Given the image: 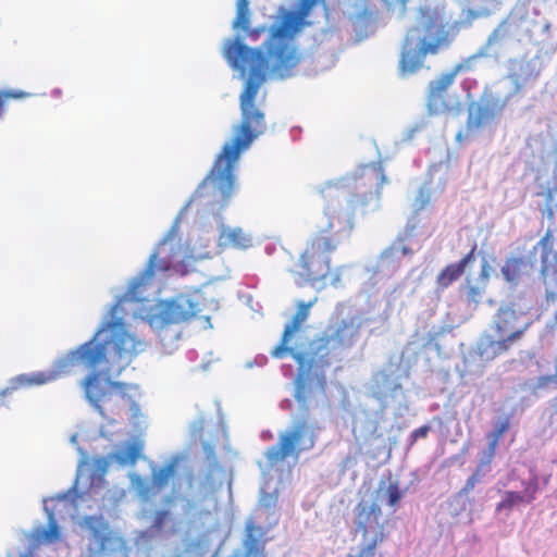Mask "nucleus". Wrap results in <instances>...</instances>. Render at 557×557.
Wrapping results in <instances>:
<instances>
[{
	"label": "nucleus",
	"instance_id": "2f4dec72",
	"mask_svg": "<svg viewBox=\"0 0 557 557\" xmlns=\"http://www.w3.org/2000/svg\"><path fill=\"white\" fill-rule=\"evenodd\" d=\"M430 431H431V426L430 425H422V426L416 429L410 434V437H409L410 445H413L420 438H425Z\"/></svg>",
	"mask_w": 557,
	"mask_h": 557
},
{
	"label": "nucleus",
	"instance_id": "a19ab883",
	"mask_svg": "<svg viewBox=\"0 0 557 557\" xmlns=\"http://www.w3.org/2000/svg\"><path fill=\"white\" fill-rule=\"evenodd\" d=\"M239 103H240V108L244 110V91H242L239 95Z\"/></svg>",
	"mask_w": 557,
	"mask_h": 557
},
{
	"label": "nucleus",
	"instance_id": "f3484780",
	"mask_svg": "<svg viewBox=\"0 0 557 557\" xmlns=\"http://www.w3.org/2000/svg\"><path fill=\"white\" fill-rule=\"evenodd\" d=\"M82 525L90 533L98 553H104L117 542L109 523L101 516H87L83 519Z\"/></svg>",
	"mask_w": 557,
	"mask_h": 557
},
{
	"label": "nucleus",
	"instance_id": "58836bf2",
	"mask_svg": "<svg viewBox=\"0 0 557 557\" xmlns=\"http://www.w3.org/2000/svg\"><path fill=\"white\" fill-rule=\"evenodd\" d=\"M552 381V377L550 376H541L539 379V383H537V386L539 387H543L545 386L547 383H549Z\"/></svg>",
	"mask_w": 557,
	"mask_h": 557
},
{
	"label": "nucleus",
	"instance_id": "423d86ee",
	"mask_svg": "<svg viewBox=\"0 0 557 557\" xmlns=\"http://www.w3.org/2000/svg\"><path fill=\"white\" fill-rule=\"evenodd\" d=\"M96 370L97 368L84 380L87 400L102 417H107L108 413L120 414L123 410L131 411L136 417L139 412L135 399L138 387L122 382H102Z\"/></svg>",
	"mask_w": 557,
	"mask_h": 557
},
{
	"label": "nucleus",
	"instance_id": "0eeeda50",
	"mask_svg": "<svg viewBox=\"0 0 557 557\" xmlns=\"http://www.w3.org/2000/svg\"><path fill=\"white\" fill-rule=\"evenodd\" d=\"M330 222L326 228L312 234L298 261L296 273L308 283L325 280L330 274V255L337 248L338 240Z\"/></svg>",
	"mask_w": 557,
	"mask_h": 557
},
{
	"label": "nucleus",
	"instance_id": "6ab92c4d",
	"mask_svg": "<svg viewBox=\"0 0 557 557\" xmlns=\"http://www.w3.org/2000/svg\"><path fill=\"white\" fill-rule=\"evenodd\" d=\"M513 343L505 337H497L491 334H484L476 344V355L484 361H492L507 352Z\"/></svg>",
	"mask_w": 557,
	"mask_h": 557
},
{
	"label": "nucleus",
	"instance_id": "c03bdc74",
	"mask_svg": "<svg viewBox=\"0 0 557 557\" xmlns=\"http://www.w3.org/2000/svg\"><path fill=\"white\" fill-rule=\"evenodd\" d=\"M555 322L557 323V313H556V315H555Z\"/></svg>",
	"mask_w": 557,
	"mask_h": 557
},
{
	"label": "nucleus",
	"instance_id": "bb28decb",
	"mask_svg": "<svg viewBox=\"0 0 557 557\" xmlns=\"http://www.w3.org/2000/svg\"><path fill=\"white\" fill-rule=\"evenodd\" d=\"M523 265L524 261L521 258H511L507 260L502 268V273L506 281L515 282L519 277Z\"/></svg>",
	"mask_w": 557,
	"mask_h": 557
},
{
	"label": "nucleus",
	"instance_id": "6e6552de",
	"mask_svg": "<svg viewBox=\"0 0 557 557\" xmlns=\"http://www.w3.org/2000/svg\"><path fill=\"white\" fill-rule=\"evenodd\" d=\"M321 193L326 200L325 214L330 219L343 218L348 223H352L357 214H364L369 203L379 198L376 189L348 194L344 187L337 185H329Z\"/></svg>",
	"mask_w": 557,
	"mask_h": 557
},
{
	"label": "nucleus",
	"instance_id": "aec40b11",
	"mask_svg": "<svg viewBox=\"0 0 557 557\" xmlns=\"http://www.w3.org/2000/svg\"><path fill=\"white\" fill-rule=\"evenodd\" d=\"M478 246L474 244L471 248V250L465 255L459 262L457 263H450L446 265L437 275L436 277V284L438 288L445 289L449 285H451L455 281H457L463 273L466 268L474 262L475 260V252H476Z\"/></svg>",
	"mask_w": 557,
	"mask_h": 557
},
{
	"label": "nucleus",
	"instance_id": "dca6fc26",
	"mask_svg": "<svg viewBox=\"0 0 557 557\" xmlns=\"http://www.w3.org/2000/svg\"><path fill=\"white\" fill-rule=\"evenodd\" d=\"M463 70L462 64H457L449 72L443 73L429 84L428 106L432 112H445L449 110V103L446 100L448 88L455 82L459 72Z\"/></svg>",
	"mask_w": 557,
	"mask_h": 557
},
{
	"label": "nucleus",
	"instance_id": "c9c22d12",
	"mask_svg": "<svg viewBox=\"0 0 557 557\" xmlns=\"http://www.w3.org/2000/svg\"><path fill=\"white\" fill-rule=\"evenodd\" d=\"M11 97L13 96L10 94L0 95V116L2 115L4 107Z\"/></svg>",
	"mask_w": 557,
	"mask_h": 557
},
{
	"label": "nucleus",
	"instance_id": "473e14b6",
	"mask_svg": "<svg viewBox=\"0 0 557 557\" xmlns=\"http://www.w3.org/2000/svg\"><path fill=\"white\" fill-rule=\"evenodd\" d=\"M168 517H169L168 510L157 511L154 515V518H153L152 528L158 531L161 530L163 528Z\"/></svg>",
	"mask_w": 557,
	"mask_h": 557
},
{
	"label": "nucleus",
	"instance_id": "c85d7f7f",
	"mask_svg": "<svg viewBox=\"0 0 557 557\" xmlns=\"http://www.w3.org/2000/svg\"><path fill=\"white\" fill-rule=\"evenodd\" d=\"M385 496L389 507H396L403 498V492L397 482H391L386 486Z\"/></svg>",
	"mask_w": 557,
	"mask_h": 557
},
{
	"label": "nucleus",
	"instance_id": "b1692460",
	"mask_svg": "<svg viewBox=\"0 0 557 557\" xmlns=\"http://www.w3.org/2000/svg\"><path fill=\"white\" fill-rule=\"evenodd\" d=\"M494 116L492 109L488 106H481L475 112H470L466 129L468 133H474L483 127Z\"/></svg>",
	"mask_w": 557,
	"mask_h": 557
},
{
	"label": "nucleus",
	"instance_id": "4be33fe9",
	"mask_svg": "<svg viewBox=\"0 0 557 557\" xmlns=\"http://www.w3.org/2000/svg\"><path fill=\"white\" fill-rule=\"evenodd\" d=\"M223 55L228 64L238 72V76L244 77V40L239 35L225 42Z\"/></svg>",
	"mask_w": 557,
	"mask_h": 557
},
{
	"label": "nucleus",
	"instance_id": "9b49d317",
	"mask_svg": "<svg viewBox=\"0 0 557 557\" xmlns=\"http://www.w3.org/2000/svg\"><path fill=\"white\" fill-rule=\"evenodd\" d=\"M181 246L172 243L169 238H164L150 256L145 270L133 280L126 297L131 300L141 299V290L151 282L157 272H165L172 269L178 259Z\"/></svg>",
	"mask_w": 557,
	"mask_h": 557
},
{
	"label": "nucleus",
	"instance_id": "5701e85b",
	"mask_svg": "<svg viewBox=\"0 0 557 557\" xmlns=\"http://www.w3.org/2000/svg\"><path fill=\"white\" fill-rule=\"evenodd\" d=\"M60 539V529L52 512L48 517V527L36 529L34 542L36 544L53 543Z\"/></svg>",
	"mask_w": 557,
	"mask_h": 557
},
{
	"label": "nucleus",
	"instance_id": "79ce46f5",
	"mask_svg": "<svg viewBox=\"0 0 557 557\" xmlns=\"http://www.w3.org/2000/svg\"><path fill=\"white\" fill-rule=\"evenodd\" d=\"M117 307H119V306H117V305H115V306L112 308V310H111V315H112V317H114V315H115V312H116V310H117Z\"/></svg>",
	"mask_w": 557,
	"mask_h": 557
},
{
	"label": "nucleus",
	"instance_id": "7c9ffc66",
	"mask_svg": "<svg viewBox=\"0 0 557 557\" xmlns=\"http://www.w3.org/2000/svg\"><path fill=\"white\" fill-rule=\"evenodd\" d=\"M236 17L233 22L234 28L244 27V0H236Z\"/></svg>",
	"mask_w": 557,
	"mask_h": 557
},
{
	"label": "nucleus",
	"instance_id": "c756f323",
	"mask_svg": "<svg viewBox=\"0 0 557 557\" xmlns=\"http://www.w3.org/2000/svg\"><path fill=\"white\" fill-rule=\"evenodd\" d=\"M203 451L206 455V460L209 467V475H213V473L220 469V466L216 460L214 446L210 443H203Z\"/></svg>",
	"mask_w": 557,
	"mask_h": 557
},
{
	"label": "nucleus",
	"instance_id": "72a5a7b5",
	"mask_svg": "<svg viewBox=\"0 0 557 557\" xmlns=\"http://www.w3.org/2000/svg\"><path fill=\"white\" fill-rule=\"evenodd\" d=\"M506 22L504 21L497 28H495L488 38V42H498L507 36L505 29Z\"/></svg>",
	"mask_w": 557,
	"mask_h": 557
},
{
	"label": "nucleus",
	"instance_id": "f704fd0d",
	"mask_svg": "<svg viewBox=\"0 0 557 557\" xmlns=\"http://www.w3.org/2000/svg\"><path fill=\"white\" fill-rule=\"evenodd\" d=\"M478 482H480V471L479 470H476L472 475H470L468 478L465 486L462 487V492L466 494L471 492Z\"/></svg>",
	"mask_w": 557,
	"mask_h": 557
},
{
	"label": "nucleus",
	"instance_id": "7ed1b4c3",
	"mask_svg": "<svg viewBox=\"0 0 557 557\" xmlns=\"http://www.w3.org/2000/svg\"><path fill=\"white\" fill-rule=\"evenodd\" d=\"M360 325L355 319H346L330 326L325 333L314 337L308 343L304 351L294 354L298 364L295 381V398L306 406L319 389L325 394V369L331 366L332 352L337 349H348L359 337Z\"/></svg>",
	"mask_w": 557,
	"mask_h": 557
},
{
	"label": "nucleus",
	"instance_id": "1a4fd4ad",
	"mask_svg": "<svg viewBox=\"0 0 557 557\" xmlns=\"http://www.w3.org/2000/svg\"><path fill=\"white\" fill-rule=\"evenodd\" d=\"M315 435L309 430L305 421L298 422L292 430L278 436V443L270 446L265 451L267 462L270 469L277 470L278 466L287 458L298 459L304 450L314 447Z\"/></svg>",
	"mask_w": 557,
	"mask_h": 557
},
{
	"label": "nucleus",
	"instance_id": "e433bc0d",
	"mask_svg": "<svg viewBox=\"0 0 557 557\" xmlns=\"http://www.w3.org/2000/svg\"><path fill=\"white\" fill-rule=\"evenodd\" d=\"M544 249H546L552 244V236L549 233H546L539 243Z\"/></svg>",
	"mask_w": 557,
	"mask_h": 557
},
{
	"label": "nucleus",
	"instance_id": "cd10ccee",
	"mask_svg": "<svg viewBox=\"0 0 557 557\" xmlns=\"http://www.w3.org/2000/svg\"><path fill=\"white\" fill-rule=\"evenodd\" d=\"M175 463L171 462L168 466L159 469L152 475V485L153 487L161 490L165 487L169 483L170 478L174 474Z\"/></svg>",
	"mask_w": 557,
	"mask_h": 557
},
{
	"label": "nucleus",
	"instance_id": "a878e982",
	"mask_svg": "<svg viewBox=\"0 0 557 557\" xmlns=\"http://www.w3.org/2000/svg\"><path fill=\"white\" fill-rule=\"evenodd\" d=\"M510 421L509 418H505L500 422H498L492 432L487 435L488 437V457L492 459L496 453V448L498 446L500 437L509 430Z\"/></svg>",
	"mask_w": 557,
	"mask_h": 557
},
{
	"label": "nucleus",
	"instance_id": "393cba45",
	"mask_svg": "<svg viewBox=\"0 0 557 557\" xmlns=\"http://www.w3.org/2000/svg\"><path fill=\"white\" fill-rule=\"evenodd\" d=\"M143 453V444L138 441L125 444L114 458L121 465H134Z\"/></svg>",
	"mask_w": 557,
	"mask_h": 557
},
{
	"label": "nucleus",
	"instance_id": "f03ea898",
	"mask_svg": "<svg viewBox=\"0 0 557 557\" xmlns=\"http://www.w3.org/2000/svg\"><path fill=\"white\" fill-rule=\"evenodd\" d=\"M144 347V342L126 331L122 319H113L103 324L90 341L58 358L50 370L22 373L12 377L9 385L0 389V408L7 406L8 397L14 392L51 383L79 366L88 370H95L102 364L109 369L114 366L123 369Z\"/></svg>",
	"mask_w": 557,
	"mask_h": 557
},
{
	"label": "nucleus",
	"instance_id": "4468645a",
	"mask_svg": "<svg viewBox=\"0 0 557 557\" xmlns=\"http://www.w3.org/2000/svg\"><path fill=\"white\" fill-rule=\"evenodd\" d=\"M523 313L512 307H500L496 313L493 329L497 337H505L511 343L520 341L530 326V322H523Z\"/></svg>",
	"mask_w": 557,
	"mask_h": 557
},
{
	"label": "nucleus",
	"instance_id": "37998d69",
	"mask_svg": "<svg viewBox=\"0 0 557 557\" xmlns=\"http://www.w3.org/2000/svg\"><path fill=\"white\" fill-rule=\"evenodd\" d=\"M403 252H404V253H410V252H411V250H410V248L404 247V248H403Z\"/></svg>",
	"mask_w": 557,
	"mask_h": 557
},
{
	"label": "nucleus",
	"instance_id": "a211bd4d",
	"mask_svg": "<svg viewBox=\"0 0 557 557\" xmlns=\"http://www.w3.org/2000/svg\"><path fill=\"white\" fill-rule=\"evenodd\" d=\"M523 486L522 494L506 491L503 499L496 506V511H510L517 505L532 503L540 488L539 478L533 475L528 482L523 483Z\"/></svg>",
	"mask_w": 557,
	"mask_h": 557
},
{
	"label": "nucleus",
	"instance_id": "f8f14e48",
	"mask_svg": "<svg viewBox=\"0 0 557 557\" xmlns=\"http://www.w3.org/2000/svg\"><path fill=\"white\" fill-rule=\"evenodd\" d=\"M244 148V123L237 126V135L232 144L223 147L222 152L207 180L223 195L228 196L235 181L234 169Z\"/></svg>",
	"mask_w": 557,
	"mask_h": 557
},
{
	"label": "nucleus",
	"instance_id": "20e7f679",
	"mask_svg": "<svg viewBox=\"0 0 557 557\" xmlns=\"http://www.w3.org/2000/svg\"><path fill=\"white\" fill-rule=\"evenodd\" d=\"M420 26L409 28L403 41L398 71L406 77L424 66L428 54H437L448 47L459 34L462 22L449 23L443 8H423L420 10Z\"/></svg>",
	"mask_w": 557,
	"mask_h": 557
},
{
	"label": "nucleus",
	"instance_id": "f257e3e1",
	"mask_svg": "<svg viewBox=\"0 0 557 557\" xmlns=\"http://www.w3.org/2000/svg\"><path fill=\"white\" fill-rule=\"evenodd\" d=\"M320 0H300V13L286 12L280 24L274 26L265 51L251 49L246 46V149L267 129L263 112L253 107V100L259 87L268 75L286 78L293 75L301 54L293 40L304 25L305 16Z\"/></svg>",
	"mask_w": 557,
	"mask_h": 557
},
{
	"label": "nucleus",
	"instance_id": "ea45409f",
	"mask_svg": "<svg viewBox=\"0 0 557 557\" xmlns=\"http://www.w3.org/2000/svg\"><path fill=\"white\" fill-rule=\"evenodd\" d=\"M373 556L374 555H370L369 552H366V549L361 547L357 556H350V557H373Z\"/></svg>",
	"mask_w": 557,
	"mask_h": 557
},
{
	"label": "nucleus",
	"instance_id": "ddd939ff",
	"mask_svg": "<svg viewBox=\"0 0 557 557\" xmlns=\"http://www.w3.org/2000/svg\"><path fill=\"white\" fill-rule=\"evenodd\" d=\"M356 527L367 542L361 547L375 555L376 546L387 537L380 506L376 503L370 506L359 503L356 507Z\"/></svg>",
	"mask_w": 557,
	"mask_h": 557
},
{
	"label": "nucleus",
	"instance_id": "39448f33",
	"mask_svg": "<svg viewBox=\"0 0 557 557\" xmlns=\"http://www.w3.org/2000/svg\"><path fill=\"white\" fill-rule=\"evenodd\" d=\"M282 481L274 482L269 472L263 474L258 505L246 522V557H267L264 545L270 540L268 533L280 520L278 495Z\"/></svg>",
	"mask_w": 557,
	"mask_h": 557
},
{
	"label": "nucleus",
	"instance_id": "9d476101",
	"mask_svg": "<svg viewBox=\"0 0 557 557\" xmlns=\"http://www.w3.org/2000/svg\"><path fill=\"white\" fill-rule=\"evenodd\" d=\"M198 304L185 295H178L171 300H161L146 313V321L158 333L172 325L188 322L198 312Z\"/></svg>",
	"mask_w": 557,
	"mask_h": 557
},
{
	"label": "nucleus",
	"instance_id": "2eb2a0df",
	"mask_svg": "<svg viewBox=\"0 0 557 557\" xmlns=\"http://www.w3.org/2000/svg\"><path fill=\"white\" fill-rule=\"evenodd\" d=\"M315 299L309 302L300 301L297 305V311L294 314L292 321L285 325L284 332L282 334V338L280 344L273 348L271 355L276 359L284 358L287 354L292 355L294 358V354L300 352L301 350H296L294 347L289 345L292 335L298 332L301 325L307 321L310 312V308L313 306Z\"/></svg>",
	"mask_w": 557,
	"mask_h": 557
},
{
	"label": "nucleus",
	"instance_id": "412c9836",
	"mask_svg": "<svg viewBox=\"0 0 557 557\" xmlns=\"http://www.w3.org/2000/svg\"><path fill=\"white\" fill-rule=\"evenodd\" d=\"M486 268L487 263L485 262L476 280L466 278L465 281L463 290L466 295V300L470 305L478 306L479 304H481L483 299L488 280V273Z\"/></svg>",
	"mask_w": 557,
	"mask_h": 557
},
{
	"label": "nucleus",
	"instance_id": "4c0bfd02",
	"mask_svg": "<svg viewBox=\"0 0 557 557\" xmlns=\"http://www.w3.org/2000/svg\"><path fill=\"white\" fill-rule=\"evenodd\" d=\"M480 16L479 12L474 10H468L467 11V22L470 24L473 20L478 18Z\"/></svg>",
	"mask_w": 557,
	"mask_h": 557
}]
</instances>
